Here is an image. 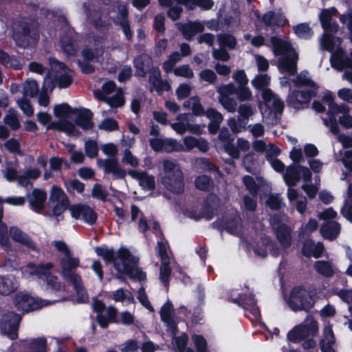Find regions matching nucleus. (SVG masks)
Instances as JSON below:
<instances>
[{"instance_id": "45", "label": "nucleus", "mask_w": 352, "mask_h": 352, "mask_svg": "<svg viewBox=\"0 0 352 352\" xmlns=\"http://www.w3.org/2000/svg\"><path fill=\"white\" fill-rule=\"evenodd\" d=\"M116 315L117 309L110 306L106 309L105 314H99L97 315L96 318L100 327L106 328L109 322H116Z\"/></svg>"}, {"instance_id": "63", "label": "nucleus", "mask_w": 352, "mask_h": 352, "mask_svg": "<svg viewBox=\"0 0 352 352\" xmlns=\"http://www.w3.org/2000/svg\"><path fill=\"white\" fill-rule=\"evenodd\" d=\"M236 97L240 102L250 101L252 100V93L247 85L238 86L236 89Z\"/></svg>"}, {"instance_id": "25", "label": "nucleus", "mask_w": 352, "mask_h": 352, "mask_svg": "<svg viewBox=\"0 0 352 352\" xmlns=\"http://www.w3.org/2000/svg\"><path fill=\"white\" fill-rule=\"evenodd\" d=\"M173 307V304L167 301L161 308L160 316L162 321L166 324L167 331L175 334L177 332V326Z\"/></svg>"}, {"instance_id": "44", "label": "nucleus", "mask_w": 352, "mask_h": 352, "mask_svg": "<svg viewBox=\"0 0 352 352\" xmlns=\"http://www.w3.org/2000/svg\"><path fill=\"white\" fill-rule=\"evenodd\" d=\"M314 267L318 274L327 278L333 276L336 272L335 265L329 261H316L314 265Z\"/></svg>"}, {"instance_id": "40", "label": "nucleus", "mask_w": 352, "mask_h": 352, "mask_svg": "<svg viewBox=\"0 0 352 352\" xmlns=\"http://www.w3.org/2000/svg\"><path fill=\"white\" fill-rule=\"evenodd\" d=\"M205 116L210 120L208 130L211 133H216L219 125L223 121V116L214 109H208L206 111Z\"/></svg>"}, {"instance_id": "59", "label": "nucleus", "mask_w": 352, "mask_h": 352, "mask_svg": "<svg viewBox=\"0 0 352 352\" xmlns=\"http://www.w3.org/2000/svg\"><path fill=\"white\" fill-rule=\"evenodd\" d=\"M50 201L54 204L69 203L68 199L64 191L57 186H53L51 190Z\"/></svg>"}, {"instance_id": "1", "label": "nucleus", "mask_w": 352, "mask_h": 352, "mask_svg": "<svg viewBox=\"0 0 352 352\" xmlns=\"http://www.w3.org/2000/svg\"><path fill=\"white\" fill-rule=\"evenodd\" d=\"M270 77L267 74L257 75L252 80V85L255 89H262L263 103L260 105L263 119L269 124H276L284 108L283 102L265 87L268 86Z\"/></svg>"}, {"instance_id": "38", "label": "nucleus", "mask_w": 352, "mask_h": 352, "mask_svg": "<svg viewBox=\"0 0 352 352\" xmlns=\"http://www.w3.org/2000/svg\"><path fill=\"white\" fill-rule=\"evenodd\" d=\"M47 129H54L63 131L68 135H74L76 132L74 124L65 119H60L58 121L51 122L47 126Z\"/></svg>"}, {"instance_id": "49", "label": "nucleus", "mask_w": 352, "mask_h": 352, "mask_svg": "<svg viewBox=\"0 0 352 352\" xmlns=\"http://www.w3.org/2000/svg\"><path fill=\"white\" fill-rule=\"evenodd\" d=\"M340 109L335 112V117H339V122L345 128L352 127V117L349 114V109L345 104H340Z\"/></svg>"}, {"instance_id": "54", "label": "nucleus", "mask_w": 352, "mask_h": 352, "mask_svg": "<svg viewBox=\"0 0 352 352\" xmlns=\"http://www.w3.org/2000/svg\"><path fill=\"white\" fill-rule=\"evenodd\" d=\"M258 237H259L261 241V243L264 247L260 249L258 245H256V246H253V250L256 255L261 257H265L267 256V250L271 249L272 245L270 240L262 232H259L258 234Z\"/></svg>"}, {"instance_id": "16", "label": "nucleus", "mask_w": 352, "mask_h": 352, "mask_svg": "<svg viewBox=\"0 0 352 352\" xmlns=\"http://www.w3.org/2000/svg\"><path fill=\"white\" fill-rule=\"evenodd\" d=\"M219 205V199L215 195H210L201 208V212L197 213L188 211L186 215L191 219L199 221L201 219L210 220L213 218L215 211Z\"/></svg>"}, {"instance_id": "22", "label": "nucleus", "mask_w": 352, "mask_h": 352, "mask_svg": "<svg viewBox=\"0 0 352 352\" xmlns=\"http://www.w3.org/2000/svg\"><path fill=\"white\" fill-rule=\"evenodd\" d=\"M330 52H331L330 61L333 68L338 70H342L345 67L352 68V52L349 57H345L340 45L336 46L334 50Z\"/></svg>"}, {"instance_id": "7", "label": "nucleus", "mask_w": 352, "mask_h": 352, "mask_svg": "<svg viewBox=\"0 0 352 352\" xmlns=\"http://www.w3.org/2000/svg\"><path fill=\"white\" fill-rule=\"evenodd\" d=\"M54 265L52 263H47L36 266L34 263H28L23 267L22 273L25 276H36L38 278H45L47 289L54 293L65 292V288L58 281V278L51 274V270Z\"/></svg>"}, {"instance_id": "48", "label": "nucleus", "mask_w": 352, "mask_h": 352, "mask_svg": "<svg viewBox=\"0 0 352 352\" xmlns=\"http://www.w3.org/2000/svg\"><path fill=\"white\" fill-rule=\"evenodd\" d=\"M120 144L124 148L123 156L121 159V163L123 165L132 164V154L131 153V147L132 140L129 137L124 136L121 140Z\"/></svg>"}, {"instance_id": "32", "label": "nucleus", "mask_w": 352, "mask_h": 352, "mask_svg": "<svg viewBox=\"0 0 352 352\" xmlns=\"http://www.w3.org/2000/svg\"><path fill=\"white\" fill-rule=\"evenodd\" d=\"M261 21L266 26H283L288 21L286 17L280 12L269 11L264 14Z\"/></svg>"}, {"instance_id": "52", "label": "nucleus", "mask_w": 352, "mask_h": 352, "mask_svg": "<svg viewBox=\"0 0 352 352\" xmlns=\"http://www.w3.org/2000/svg\"><path fill=\"white\" fill-rule=\"evenodd\" d=\"M109 297L116 302H120L126 305H129L132 302L131 292L123 289H119L111 292Z\"/></svg>"}, {"instance_id": "26", "label": "nucleus", "mask_w": 352, "mask_h": 352, "mask_svg": "<svg viewBox=\"0 0 352 352\" xmlns=\"http://www.w3.org/2000/svg\"><path fill=\"white\" fill-rule=\"evenodd\" d=\"M89 43L90 47L82 51V56L87 61H98L104 53L103 41L101 38H98L93 46L91 41H89Z\"/></svg>"}, {"instance_id": "42", "label": "nucleus", "mask_w": 352, "mask_h": 352, "mask_svg": "<svg viewBox=\"0 0 352 352\" xmlns=\"http://www.w3.org/2000/svg\"><path fill=\"white\" fill-rule=\"evenodd\" d=\"M324 250V246L321 243L315 244L311 240H307L305 242L302 248V253L306 256H313L318 258L321 256Z\"/></svg>"}, {"instance_id": "56", "label": "nucleus", "mask_w": 352, "mask_h": 352, "mask_svg": "<svg viewBox=\"0 0 352 352\" xmlns=\"http://www.w3.org/2000/svg\"><path fill=\"white\" fill-rule=\"evenodd\" d=\"M294 82L297 86H307L311 88L312 90L316 91L318 89L316 83L309 78V73L305 71L300 72L294 80Z\"/></svg>"}, {"instance_id": "57", "label": "nucleus", "mask_w": 352, "mask_h": 352, "mask_svg": "<svg viewBox=\"0 0 352 352\" xmlns=\"http://www.w3.org/2000/svg\"><path fill=\"white\" fill-rule=\"evenodd\" d=\"M184 106L192 109L193 113L196 116L205 115L206 111H204L200 103L199 98L197 96L189 98L184 103Z\"/></svg>"}, {"instance_id": "12", "label": "nucleus", "mask_w": 352, "mask_h": 352, "mask_svg": "<svg viewBox=\"0 0 352 352\" xmlns=\"http://www.w3.org/2000/svg\"><path fill=\"white\" fill-rule=\"evenodd\" d=\"M170 335L173 338V344L177 352H194V351L190 348L186 349L188 338L185 333H182L180 336L176 337L175 334L171 332ZM192 340L195 345L197 352H208L207 349V343L206 340L201 336L194 335L192 336Z\"/></svg>"}, {"instance_id": "43", "label": "nucleus", "mask_w": 352, "mask_h": 352, "mask_svg": "<svg viewBox=\"0 0 352 352\" xmlns=\"http://www.w3.org/2000/svg\"><path fill=\"white\" fill-rule=\"evenodd\" d=\"M283 177L287 186H296L300 179V166H289Z\"/></svg>"}, {"instance_id": "39", "label": "nucleus", "mask_w": 352, "mask_h": 352, "mask_svg": "<svg viewBox=\"0 0 352 352\" xmlns=\"http://www.w3.org/2000/svg\"><path fill=\"white\" fill-rule=\"evenodd\" d=\"M19 285L18 280L12 275L0 276V293L7 295L14 291Z\"/></svg>"}, {"instance_id": "58", "label": "nucleus", "mask_w": 352, "mask_h": 352, "mask_svg": "<svg viewBox=\"0 0 352 352\" xmlns=\"http://www.w3.org/2000/svg\"><path fill=\"white\" fill-rule=\"evenodd\" d=\"M238 121L246 124L254 113V109L249 104H241L238 108Z\"/></svg>"}, {"instance_id": "17", "label": "nucleus", "mask_w": 352, "mask_h": 352, "mask_svg": "<svg viewBox=\"0 0 352 352\" xmlns=\"http://www.w3.org/2000/svg\"><path fill=\"white\" fill-rule=\"evenodd\" d=\"M322 100L327 102L329 109H328V116L329 118H323V124L329 127L331 131L336 134L338 133V125L337 123L336 118L335 117V112L340 109V105H338L334 102V96L332 93L329 91H326L323 93Z\"/></svg>"}, {"instance_id": "14", "label": "nucleus", "mask_w": 352, "mask_h": 352, "mask_svg": "<svg viewBox=\"0 0 352 352\" xmlns=\"http://www.w3.org/2000/svg\"><path fill=\"white\" fill-rule=\"evenodd\" d=\"M14 302L19 310L25 312L34 311L49 305L47 300L33 298L23 292L16 294Z\"/></svg>"}, {"instance_id": "20", "label": "nucleus", "mask_w": 352, "mask_h": 352, "mask_svg": "<svg viewBox=\"0 0 352 352\" xmlns=\"http://www.w3.org/2000/svg\"><path fill=\"white\" fill-rule=\"evenodd\" d=\"M20 320L21 316L14 312L5 314L1 323L2 333L12 340L15 339L17 337V329Z\"/></svg>"}, {"instance_id": "33", "label": "nucleus", "mask_w": 352, "mask_h": 352, "mask_svg": "<svg viewBox=\"0 0 352 352\" xmlns=\"http://www.w3.org/2000/svg\"><path fill=\"white\" fill-rule=\"evenodd\" d=\"M10 236L12 239L28 248L35 250L36 245L30 236L16 227H12L9 230Z\"/></svg>"}, {"instance_id": "62", "label": "nucleus", "mask_w": 352, "mask_h": 352, "mask_svg": "<svg viewBox=\"0 0 352 352\" xmlns=\"http://www.w3.org/2000/svg\"><path fill=\"white\" fill-rule=\"evenodd\" d=\"M336 338L333 332L332 326L329 323L324 325L322 330V338L320 340V345L333 344Z\"/></svg>"}, {"instance_id": "11", "label": "nucleus", "mask_w": 352, "mask_h": 352, "mask_svg": "<svg viewBox=\"0 0 352 352\" xmlns=\"http://www.w3.org/2000/svg\"><path fill=\"white\" fill-rule=\"evenodd\" d=\"M287 303L292 309L297 311L309 309L314 302L311 295L306 289L301 287H296L291 292Z\"/></svg>"}, {"instance_id": "3", "label": "nucleus", "mask_w": 352, "mask_h": 352, "mask_svg": "<svg viewBox=\"0 0 352 352\" xmlns=\"http://www.w3.org/2000/svg\"><path fill=\"white\" fill-rule=\"evenodd\" d=\"M337 13L336 8L332 7L323 10L320 14V21L324 30V33L319 39L320 44L322 49L327 51H333L336 46L341 44L340 38L334 36L339 28L333 19Z\"/></svg>"}, {"instance_id": "35", "label": "nucleus", "mask_w": 352, "mask_h": 352, "mask_svg": "<svg viewBox=\"0 0 352 352\" xmlns=\"http://www.w3.org/2000/svg\"><path fill=\"white\" fill-rule=\"evenodd\" d=\"M93 113L89 109H80L76 118V124L82 129H91L94 126L92 122Z\"/></svg>"}, {"instance_id": "51", "label": "nucleus", "mask_w": 352, "mask_h": 352, "mask_svg": "<svg viewBox=\"0 0 352 352\" xmlns=\"http://www.w3.org/2000/svg\"><path fill=\"white\" fill-rule=\"evenodd\" d=\"M39 91L38 82L33 79L26 80L23 85V94L24 97L33 98Z\"/></svg>"}, {"instance_id": "46", "label": "nucleus", "mask_w": 352, "mask_h": 352, "mask_svg": "<svg viewBox=\"0 0 352 352\" xmlns=\"http://www.w3.org/2000/svg\"><path fill=\"white\" fill-rule=\"evenodd\" d=\"M133 179H136L140 186L144 189L151 190L155 188V178L146 173H139L133 170Z\"/></svg>"}, {"instance_id": "6", "label": "nucleus", "mask_w": 352, "mask_h": 352, "mask_svg": "<svg viewBox=\"0 0 352 352\" xmlns=\"http://www.w3.org/2000/svg\"><path fill=\"white\" fill-rule=\"evenodd\" d=\"M163 170L160 175V182L175 194H181L184 189L183 173L177 163L171 160L162 161Z\"/></svg>"}, {"instance_id": "60", "label": "nucleus", "mask_w": 352, "mask_h": 352, "mask_svg": "<svg viewBox=\"0 0 352 352\" xmlns=\"http://www.w3.org/2000/svg\"><path fill=\"white\" fill-rule=\"evenodd\" d=\"M217 41L220 47L234 49L236 45L234 36L228 34H219L217 36Z\"/></svg>"}, {"instance_id": "19", "label": "nucleus", "mask_w": 352, "mask_h": 352, "mask_svg": "<svg viewBox=\"0 0 352 352\" xmlns=\"http://www.w3.org/2000/svg\"><path fill=\"white\" fill-rule=\"evenodd\" d=\"M73 218L83 221L89 225H93L97 220V214L89 206L85 204H75L69 207Z\"/></svg>"}, {"instance_id": "23", "label": "nucleus", "mask_w": 352, "mask_h": 352, "mask_svg": "<svg viewBox=\"0 0 352 352\" xmlns=\"http://www.w3.org/2000/svg\"><path fill=\"white\" fill-rule=\"evenodd\" d=\"M37 38L38 30L32 25L23 27L21 34L14 36L16 44L23 47H26L34 43Z\"/></svg>"}, {"instance_id": "61", "label": "nucleus", "mask_w": 352, "mask_h": 352, "mask_svg": "<svg viewBox=\"0 0 352 352\" xmlns=\"http://www.w3.org/2000/svg\"><path fill=\"white\" fill-rule=\"evenodd\" d=\"M296 36L300 38L308 39L313 35V31L308 23H300L294 27Z\"/></svg>"}, {"instance_id": "28", "label": "nucleus", "mask_w": 352, "mask_h": 352, "mask_svg": "<svg viewBox=\"0 0 352 352\" xmlns=\"http://www.w3.org/2000/svg\"><path fill=\"white\" fill-rule=\"evenodd\" d=\"M76 34L72 30H68L65 35L61 36L60 47L68 56H74L77 52V45L75 40Z\"/></svg>"}, {"instance_id": "27", "label": "nucleus", "mask_w": 352, "mask_h": 352, "mask_svg": "<svg viewBox=\"0 0 352 352\" xmlns=\"http://www.w3.org/2000/svg\"><path fill=\"white\" fill-rule=\"evenodd\" d=\"M28 199L31 208L36 212H41L45 208L47 193L41 189H34L28 195Z\"/></svg>"}, {"instance_id": "4", "label": "nucleus", "mask_w": 352, "mask_h": 352, "mask_svg": "<svg viewBox=\"0 0 352 352\" xmlns=\"http://www.w3.org/2000/svg\"><path fill=\"white\" fill-rule=\"evenodd\" d=\"M96 253L102 257L106 263H113L115 269L120 276H126L132 278V261L130 251L124 248H120L117 252L111 248H96Z\"/></svg>"}, {"instance_id": "18", "label": "nucleus", "mask_w": 352, "mask_h": 352, "mask_svg": "<svg viewBox=\"0 0 352 352\" xmlns=\"http://www.w3.org/2000/svg\"><path fill=\"white\" fill-rule=\"evenodd\" d=\"M182 144L175 139V152H189L195 148H197L201 152L206 153L209 148L208 142L204 138H196L192 136H186Z\"/></svg>"}, {"instance_id": "15", "label": "nucleus", "mask_w": 352, "mask_h": 352, "mask_svg": "<svg viewBox=\"0 0 352 352\" xmlns=\"http://www.w3.org/2000/svg\"><path fill=\"white\" fill-rule=\"evenodd\" d=\"M157 252L161 258L159 278L163 285L168 289L172 270L170 267V258L166 252V247L164 242L158 241Z\"/></svg>"}, {"instance_id": "37", "label": "nucleus", "mask_w": 352, "mask_h": 352, "mask_svg": "<svg viewBox=\"0 0 352 352\" xmlns=\"http://www.w3.org/2000/svg\"><path fill=\"white\" fill-rule=\"evenodd\" d=\"M180 30L182 32L185 38L189 40L197 33L204 30V25L199 21L188 22L181 25Z\"/></svg>"}, {"instance_id": "34", "label": "nucleus", "mask_w": 352, "mask_h": 352, "mask_svg": "<svg viewBox=\"0 0 352 352\" xmlns=\"http://www.w3.org/2000/svg\"><path fill=\"white\" fill-rule=\"evenodd\" d=\"M174 142L175 139L173 138L162 139L155 138L150 140L151 146L153 150L166 153L175 151Z\"/></svg>"}, {"instance_id": "64", "label": "nucleus", "mask_w": 352, "mask_h": 352, "mask_svg": "<svg viewBox=\"0 0 352 352\" xmlns=\"http://www.w3.org/2000/svg\"><path fill=\"white\" fill-rule=\"evenodd\" d=\"M3 120L4 122L14 130L18 129L20 127L17 112L15 110L9 109L8 114L4 117Z\"/></svg>"}, {"instance_id": "8", "label": "nucleus", "mask_w": 352, "mask_h": 352, "mask_svg": "<svg viewBox=\"0 0 352 352\" xmlns=\"http://www.w3.org/2000/svg\"><path fill=\"white\" fill-rule=\"evenodd\" d=\"M95 97L101 101L107 103L112 107H120L124 104L123 91L118 88L112 80H107L94 92Z\"/></svg>"}, {"instance_id": "13", "label": "nucleus", "mask_w": 352, "mask_h": 352, "mask_svg": "<svg viewBox=\"0 0 352 352\" xmlns=\"http://www.w3.org/2000/svg\"><path fill=\"white\" fill-rule=\"evenodd\" d=\"M283 217L278 214H274L270 220L271 226L274 230L277 239L280 244L284 248L290 246L292 242L291 230L283 221Z\"/></svg>"}, {"instance_id": "36", "label": "nucleus", "mask_w": 352, "mask_h": 352, "mask_svg": "<svg viewBox=\"0 0 352 352\" xmlns=\"http://www.w3.org/2000/svg\"><path fill=\"white\" fill-rule=\"evenodd\" d=\"M55 87V84L52 82L50 77H45L43 80L41 92L38 99V103L40 106L47 107L50 104L48 92H52Z\"/></svg>"}, {"instance_id": "29", "label": "nucleus", "mask_w": 352, "mask_h": 352, "mask_svg": "<svg viewBox=\"0 0 352 352\" xmlns=\"http://www.w3.org/2000/svg\"><path fill=\"white\" fill-rule=\"evenodd\" d=\"M222 228L229 233L239 235L242 229L241 220L236 212L232 216H226L223 218L221 224Z\"/></svg>"}, {"instance_id": "41", "label": "nucleus", "mask_w": 352, "mask_h": 352, "mask_svg": "<svg viewBox=\"0 0 352 352\" xmlns=\"http://www.w3.org/2000/svg\"><path fill=\"white\" fill-rule=\"evenodd\" d=\"M340 232V226L336 221H329L324 223L321 228L320 232L324 238L333 240L338 236Z\"/></svg>"}, {"instance_id": "47", "label": "nucleus", "mask_w": 352, "mask_h": 352, "mask_svg": "<svg viewBox=\"0 0 352 352\" xmlns=\"http://www.w3.org/2000/svg\"><path fill=\"white\" fill-rule=\"evenodd\" d=\"M190 113L180 114L177 117V122L171 124V127L179 134H184L188 129V122L192 121Z\"/></svg>"}, {"instance_id": "10", "label": "nucleus", "mask_w": 352, "mask_h": 352, "mask_svg": "<svg viewBox=\"0 0 352 352\" xmlns=\"http://www.w3.org/2000/svg\"><path fill=\"white\" fill-rule=\"evenodd\" d=\"M52 72L46 77H50L52 82L60 89L68 87L72 82V71L65 65L55 59H50Z\"/></svg>"}, {"instance_id": "30", "label": "nucleus", "mask_w": 352, "mask_h": 352, "mask_svg": "<svg viewBox=\"0 0 352 352\" xmlns=\"http://www.w3.org/2000/svg\"><path fill=\"white\" fill-rule=\"evenodd\" d=\"M149 82L153 89L160 94L170 89L169 83L163 80L159 68H153L149 72Z\"/></svg>"}, {"instance_id": "31", "label": "nucleus", "mask_w": 352, "mask_h": 352, "mask_svg": "<svg viewBox=\"0 0 352 352\" xmlns=\"http://www.w3.org/2000/svg\"><path fill=\"white\" fill-rule=\"evenodd\" d=\"M99 163L103 166L106 173H111L117 178H122L126 174V171L120 167L118 161L116 158L100 160Z\"/></svg>"}, {"instance_id": "50", "label": "nucleus", "mask_w": 352, "mask_h": 352, "mask_svg": "<svg viewBox=\"0 0 352 352\" xmlns=\"http://www.w3.org/2000/svg\"><path fill=\"white\" fill-rule=\"evenodd\" d=\"M187 8L192 10L195 6H198L203 10H210L214 6L212 0H182V3Z\"/></svg>"}, {"instance_id": "5", "label": "nucleus", "mask_w": 352, "mask_h": 352, "mask_svg": "<svg viewBox=\"0 0 352 352\" xmlns=\"http://www.w3.org/2000/svg\"><path fill=\"white\" fill-rule=\"evenodd\" d=\"M61 275L63 279L72 283L76 290L78 302H85L88 300V295L82 285L81 277L74 270L78 267L80 261L73 257L72 254L63 256L60 259Z\"/></svg>"}, {"instance_id": "21", "label": "nucleus", "mask_w": 352, "mask_h": 352, "mask_svg": "<svg viewBox=\"0 0 352 352\" xmlns=\"http://www.w3.org/2000/svg\"><path fill=\"white\" fill-rule=\"evenodd\" d=\"M235 296V294H232L230 300L250 311L256 320L260 318V311L256 305V300L254 298L252 294L250 293L248 296L246 294H237V296Z\"/></svg>"}, {"instance_id": "24", "label": "nucleus", "mask_w": 352, "mask_h": 352, "mask_svg": "<svg viewBox=\"0 0 352 352\" xmlns=\"http://www.w3.org/2000/svg\"><path fill=\"white\" fill-rule=\"evenodd\" d=\"M315 95L316 91L312 89L296 91L289 96L288 101L294 108L300 109L302 105L308 104Z\"/></svg>"}, {"instance_id": "53", "label": "nucleus", "mask_w": 352, "mask_h": 352, "mask_svg": "<svg viewBox=\"0 0 352 352\" xmlns=\"http://www.w3.org/2000/svg\"><path fill=\"white\" fill-rule=\"evenodd\" d=\"M47 340L45 338L32 339L28 342V352H47Z\"/></svg>"}, {"instance_id": "55", "label": "nucleus", "mask_w": 352, "mask_h": 352, "mask_svg": "<svg viewBox=\"0 0 352 352\" xmlns=\"http://www.w3.org/2000/svg\"><path fill=\"white\" fill-rule=\"evenodd\" d=\"M151 63V58L148 56L146 54L142 55L140 58L137 59L135 61L136 74L139 76H144Z\"/></svg>"}, {"instance_id": "2", "label": "nucleus", "mask_w": 352, "mask_h": 352, "mask_svg": "<svg viewBox=\"0 0 352 352\" xmlns=\"http://www.w3.org/2000/svg\"><path fill=\"white\" fill-rule=\"evenodd\" d=\"M273 52L276 56H280L278 67L282 73L294 74L297 71L298 54L289 42L277 36L271 38Z\"/></svg>"}, {"instance_id": "9", "label": "nucleus", "mask_w": 352, "mask_h": 352, "mask_svg": "<svg viewBox=\"0 0 352 352\" xmlns=\"http://www.w3.org/2000/svg\"><path fill=\"white\" fill-rule=\"evenodd\" d=\"M318 332V324L311 316H307L300 324L295 326L287 335L288 342L298 343L309 337H314Z\"/></svg>"}]
</instances>
